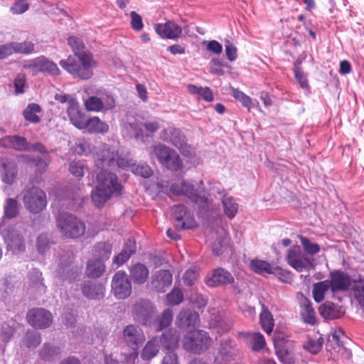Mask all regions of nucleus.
I'll return each instance as SVG.
<instances>
[{
    "instance_id": "obj_38",
    "label": "nucleus",
    "mask_w": 364,
    "mask_h": 364,
    "mask_svg": "<svg viewBox=\"0 0 364 364\" xmlns=\"http://www.w3.org/2000/svg\"><path fill=\"white\" fill-rule=\"evenodd\" d=\"M149 269L141 263L133 265L130 269V275L134 283L138 284H144L149 276Z\"/></svg>"
},
{
    "instance_id": "obj_31",
    "label": "nucleus",
    "mask_w": 364,
    "mask_h": 364,
    "mask_svg": "<svg viewBox=\"0 0 364 364\" xmlns=\"http://www.w3.org/2000/svg\"><path fill=\"white\" fill-rule=\"evenodd\" d=\"M198 321V314L191 310L179 312L176 319V324L179 328L194 327Z\"/></svg>"
},
{
    "instance_id": "obj_57",
    "label": "nucleus",
    "mask_w": 364,
    "mask_h": 364,
    "mask_svg": "<svg viewBox=\"0 0 364 364\" xmlns=\"http://www.w3.org/2000/svg\"><path fill=\"white\" fill-rule=\"evenodd\" d=\"M100 98L95 96L90 97L85 101V107L87 111L100 112L102 110Z\"/></svg>"
},
{
    "instance_id": "obj_48",
    "label": "nucleus",
    "mask_w": 364,
    "mask_h": 364,
    "mask_svg": "<svg viewBox=\"0 0 364 364\" xmlns=\"http://www.w3.org/2000/svg\"><path fill=\"white\" fill-rule=\"evenodd\" d=\"M260 323L267 334L271 333L274 327V320L271 313L264 307L260 314Z\"/></svg>"
},
{
    "instance_id": "obj_53",
    "label": "nucleus",
    "mask_w": 364,
    "mask_h": 364,
    "mask_svg": "<svg viewBox=\"0 0 364 364\" xmlns=\"http://www.w3.org/2000/svg\"><path fill=\"white\" fill-rule=\"evenodd\" d=\"M87 171V167L83 161H73L69 165V171L77 178H81Z\"/></svg>"
},
{
    "instance_id": "obj_41",
    "label": "nucleus",
    "mask_w": 364,
    "mask_h": 364,
    "mask_svg": "<svg viewBox=\"0 0 364 364\" xmlns=\"http://www.w3.org/2000/svg\"><path fill=\"white\" fill-rule=\"evenodd\" d=\"M301 316L302 320L311 325L315 324L316 314L312 307L311 303L306 299H305L301 304Z\"/></svg>"
},
{
    "instance_id": "obj_34",
    "label": "nucleus",
    "mask_w": 364,
    "mask_h": 364,
    "mask_svg": "<svg viewBox=\"0 0 364 364\" xmlns=\"http://www.w3.org/2000/svg\"><path fill=\"white\" fill-rule=\"evenodd\" d=\"M84 129H87L89 133L105 134L109 131V125L98 117H92L87 118Z\"/></svg>"
},
{
    "instance_id": "obj_39",
    "label": "nucleus",
    "mask_w": 364,
    "mask_h": 364,
    "mask_svg": "<svg viewBox=\"0 0 364 364\" xmlns=\"http://www.w3.org/2000/svg\"><path fill=\"white\" fill-rule=\"evenodd\" d=\"M173 318V311L170 309H166L158 317L157 320L156 318H154V323H152L151 326L157 331H162L171 324Z\"/></svg>"
},
{
    "instance_id": "obj_56",
    "label": "nucleus",
    "mask_w": 364,
    "mask_h": 364,
    "mask_svg": "<svg viewBox=\"0 0 364 364\" xmlns=\"http://www.w3.org/2000/svg\"><path fill=\"white\" fill-rule=\"evenodd\" d=\"M353 289L355 299L361 306H364V280L358 279L354 281Z\"/></svg>"
},
{
    "instance_id": "obj_44",
    "label": "nucleus",
    "mask_w": 364,
    "mask_h": 364,
    "mask_svg": "<svg viewBox=\"0 0 364 364\" xmlns=\"http://www.w3.org/2000/svg\"><path fill=\"white\" fill-rule=\"evenodd\" d=\"M328 289H331V284L328 279L314 284L312 291L314 300L318 303L322 301L324 299L325 293Z\"/></svg>"
},
{
    "instance_id": "obj_32",
    "label": "nucleus",
    "mask_w": 364,
    "mask_h": 364,
    "mask_svg": "<svg viewBox=\"0 0 364 364\" xmlns=\"http://www.w3.org/2000/svg\"><path fill=\"white\" fill-rule=\"evenodd\" d=\"M319 314L324 318L336 319L344 314L342 307L332 302H326L319 307Z\"/></svg>"
},
{
    "instance_id": "obj_4",
    "label": "nucleus",
    "mask_w": 364,
    "mask_h": 364,
    "mask_svg": "<svg viewBox=\"0 0 364 364\" xmlns=\"http://www.w3.org/2000/svg\"><path fill=\"white\" fill-rule=\"evenodd\" d=\"M149 154L152 159L156 158L161 166L169 170L178 171L183 167L179 155L165 144L159 143L152 145Z\"/></svg>"
},
{
    "instance_id": "obj_25",
    "label": "nucleus",
    "mask_w": 364,
    "mask_h": 364,
    "mask_svg": "<svg viewBox=\"0 0 364 364\" xmlns=\"http://www.w3.org/2000/svg\"><path fill=\"white\" fill-rule=\"evenodd\" d=\"M67 114L71 124L78 129H84L87 116L80 109L77 101H71V105L68 106Z\"/></svg>"
},
{
    "instance_id": "obj_61",
    "label": "nucleus",
    "mask_w": 364,
    "mask_h": 364,
    "mask_svg": "<svg viewBox=\"0 0 364 364\" xmlns=\"http://www.w3.org/2000/svg\"><path fill=\"white\" fill-rule=\"evenodd\" d=\"M14 332V328L12 326L7 323L3 324L0 330V340L1 342L6 344L13 336Z\"/></svg>"
},
{
    "instance_id": "obj_24",
    "label": "nucleus",
    "mask_w": 364,
    "mask_h": 364,
    "mask_svg": "<svg viewBox=\"0 0 364 364\" xmlns=\"http://www.w3.org/2000/svg\"><path fill=\"white\" fill-rule=\"evenodd\" d=\"M155 31L163 38L176 40L182 33V28L172 21L155 25Z\"/></svg>"
},
{
    "instance_id": "obj_19",
    "label": "nucleus",
    "mask_w": 364,
    "mask_h": 364,
    "mask_svg": "<svg viewBox=\"0 0 364 364\" xmlns=\"http://www.w3.org/2000/svg\"><path fill=\"white\" fill-rule=\"evenodd\" d=\"M234 281L231 273L221 267L215 269L211 275L207 277L205 280V284L210 287L232 284Z\"/></svg>"
},
{
    "instance_id": "obj_58",
    "label": "nucleus",
    "mask_w": 364,
    "mask_h": 364,
    "mask_svg": "<svg viewBox=\"0 0 364 364\" xmlns=\"http://www.w3.org/2000/svg\"><path fill=\"white\" fill-rule=\"evenodd\" d=\"M166 298L169 304L178 305L183 301V294L181 289L175 288L166 295Z\"/></svg>"
},
{
    "instance_id": "obj_16",
    "label": "nucleus",
    "mask_w": 364,
    "mask_h": 364,
    "mask_svg": "<svg viewBox=\"0 0 364 364\" xmlns=\"http://www.w3.org/2000/svg\"><path fill=\"white\" fill-rule=\"evenodd\" d=\"M122 337L127 346L132 349H138L146 340L142 329L132 324L128 325L124 328Z\"/></svg>"
},
{
    "instance_id": "obj_60",
    "label": "nucleus",
    "mask_w": 364,
    "mask_h": 364,
    "mask_svg": "<svg viewBox=\"0 0 364 364\" xmlns=\"http://www.w3.org/2000/svg\"><path fill=\"white\" fill-rule=\"evenodd\" d=\"M271 274L277 277L281 282L288 283L291 280V274L279 267L274 266Z\"/></svg>"
},
{
    "instance_id": "obj_7",
    "label": "nucleus",
    "mask_w": 364,
    "mask_h": 364,
    "mask_svg": "<svg viewBox=\"0 0 364 364\" xmlns=\"http://www.w3.org/2000/svg\"><path fill=\"white\" fill-rule=\"evenodd\" d=\"M61 232L67 237L77 238L85 232V224L77 217L68 213L60 214L57 220Z\"/></svg>"
},
{
    "instance_id": "obj_43",
    "label": "nucleus",
    "mask_w": 364,
    "mask_h": 364,
    "mask_svg": "<svg viewBox=\"0 0 364 364\" xmlns=\"http://www.w3.org/2000/svg\"><path fill=\"white\" fill-rule=\"evenodd\" d=\"M22 158L25 159L28 162L34 164L36 173L39 175H42L46 171L50 161V157L48 154H44L42 157H39L38 159H35L27 155H23Z\"/></svg>"
},
{
    "instance_id": "obj_62",
    "label": "nucleus",
    "mask_w": 364,
    "mask_h": 364,
    "mask_svg": "<svg viewBox=\"0 0 364 364\" xmlns=\"http://www.w3.org/2000/svg\"><path fill=\"white\" fill-rule=\"evenodd\" d=\"M223 67H228V65L223 63L218 58H213L210 62V71L211 73L217 75H223Z\"/></svg>"
},
{
    "instance_id": "obj_29",
    "label": "nucleus",
    "mask_w": 364,
    "mask_h": 364,
    "mask_svg": "<svg viewBox=\"0 0 364 364\" xmlns=\"http://www.w3.org/2000/svg\"><path fill=\"white\" fill-rule=\"evenodd\" d=\"M237 336L247 345H251L254 350H259L265 345L264 338L260 333L240 332Z\"/></svg>"
},
{
    "instance_id": "obj_54",
    "label": "nucleus",
    "mask_w": 364,
    "mask_h": 364,
    "mask_svg": "<svg viewBox=\"0 0 364 364\" xmlns=\"http://www.w3.org/2000/svg\"><path fill=\"white\" fill-rule=\"evenodd\" d=\"M19 205L16 200L8 198L4 205V213L6 218H12L17 215Z\"/></svg>"
},
{
    "instance_id": "obj_11",
    "label": "nucleus",
    "mask_w": 364,
    "mask_h": 364,
    "mask_svg": "<svg viewBox=\"0 0 364 364\" xmlns=\"http://www.w3.org/2000/svg\"><path fill=\"white\" fill-rule=\"evenodd\" d=\"M160 139L176 147L185 156L192 154V149L187 144L186 138L182 132L174 127L164 129L160 134Z\"/></svg>"
},
{
    "instance_id": "obj_21",
    "label": "nucleus",
    "mask_w": 364,
    "mask_h": 364,
    "mask_svg": "<svg viewBox=\"0 0 364 364\" xmlns=\"http://www.w3.org/2000/svg\"><path fill=\"white\" fill-rule=\"evenodd\" d=\"M34 50V45L31 42L11 43L0 46V59H4L14 53H30Z\"/></svg>"
},
{
    "instance_id": "obj_10",
    "label": "nucleus",
    "mask_w": 364,
    "mask_h": 364,
    "mask_svg": "<svg viewBox=\"0 0 364 364\" xmlns=\"http://www.w3.org/2000/svg\"><path fill=\"white\" fill-rule=\"evenodd\" d=\"M23 202L30 213H39L47 205L46 193L36 186H32L24 191Z\"/></svg>"
},
{
    "instance_id": "obj_17",
    "label": "nucleus",
    "mask_w": 364,
    "mask_h": 364,
    "mask_svg": "<svg viewBox=\"0 0 364 364\" xmlns=\"http://www.w3.org/2000/svg\"><path fill=\"white\" fill-rule=\"evenodd\" d=\"M28 322L38 328H46L50 326L53 321L52 314L44 309H33L27 314Z\"/></svg>"
},
{
    "instance_id": "obj_27",
    "label": "nucleus",
    "mask_w": 364,
    "mask_h": 364,
    "mask_svg": "<svg viewBox=\"0 0 364 364\" xmlns=\"http://www.w3.org/2000/svg\"><path fill=\"white\" fill-rule=\"evenodd\" d=\"M171 283L172 274L168 270H159L152 275L151 285L157 291L164 292Z\"/></svg>"
},
{
    "instance_id": "obj_15",
    "label": "nucleus",
    "mask_w": 364,
    "mask_h": 364,
    "mask_svg": "<svg viewBox=\"0 0 364 364\" xmlns=\"http://www.w3.org/2000/svg\"><path fill=\"white\" fill-rule=\"evenodd\" d=\"M174 225L178 230L190 229L196 225L193 215L186 210L183 205H176L171 208Z\"/></svg>"
},
{
    "instance_id": "obj_35",
    "label": "nucleus",
    "mask_w": 364,
    "mask_h": 364,
    "mask_svg": "<svg viewBox=\"0 0 364 364\" xmlns=\"http://www.w3.org/2000/svg\"><path fill=\"white\" fill-rule=\"evenodd\" d=\"M180 339V333L174 328H171L164 332L161 338L160 343L166 349H174L178 347Z\"/></svg>"
},
{
    "instance_id": "obj_6",
    "label": "nucleus",
    "mask_w": 364,
    "mask_h": 364,
    "mask_svg": "<svg viewBox=\"0 0 364 364\" xmlns=\"http://www.w3.org/2000/svg\"><path fill=\"white\" fill-rule=\"evenodd\" d=\"M170 191L173 194L183 195L193 203L197 204L200 208L204 209L208 204V198L202 188H195L193 185L187 181H181L173 183Z\"/></svg>"
},
{
    "instance_id": "obj_59",
    "label": "nucleus",
    "mask_w": 364,
    "mask_h": 364,
    "mask_svg": "<svg viewBox=\"0 0 364 364\" xmlns=\"http://www.w3.org/2000/svg\"><path fill=\"white\" fill-rule=\"evenodd\" d=\"M232 94L233 97L240 101L242 105L249 109L252 107V100L251 98L246 95L245 93L239 90L238 89L232 88Z\"/></svg>"
},
{
    "instance_id": "obj_13",
    "label": "nucleus",
    "mask_w": 364,
    "mask_h": 364,
    "mask_svg": "<svg viewBox=\"0 0 364 364\" xmlns=\"http://www.w3.org/2000/svg\"><path fill=\"white\" fill-rule=\"evenodd\" d=\"M132 314L136 321L144 326H151L156 317V311L149 301L140 300L134 305Z\"/></svg>"
},
{
    "instance_id": "obj_28",
    "label": "nucleus",
    "mask_w": 364,
    "mask_h": 364,
    "mask_svg": "<svg viewBox=\"0 0 364 364\" xmlns=\"http://www.w3.org/2000/svg\"><path fill=\"white\" fill-rule=\"evenodd\" d=\"M0 146L6 149H13L18 151H29L30 146L27 140L17 135L6 136L0 139Z\"/></svg>"
},
{
    "instance_id": "obj_63",
    "label": "nucleus",
    "mask_w": 364,
    "mask_h": 364,
    "mask_svg": "<svg viewBox=\"0 0 364 364\" xmlns=\"http://www.w3.org/2000/svg\"><path fill=\"white\" fill-rule=\"evenodd\" d=\"M29 279L31 282L38 288L45 290V287L42 282V273L37 269H32L29 273Z\"/></svg>"
},
{
    "instance_id": "obj_49",
    "label": "nucleus",
    "mask_w": 364,
    "mask_h": 364,
    "mask_svg": "<svg viewBox=\"0 0 364 364\" xmlns=\"http://www.w3.org/2000/svg\"><path fill=\"white\" fill-rule=\"evenodd\" d=\"M41 107L35 103L29 104L24 109L23 114L25 119L32 123L40 122V117L37 115L41 112Z\"/></svg>"
},
{
    "instance_id": "obj_30",
    "label": "nucleus",
    "mask_w": 364,
    "mask_h": 364,
    "mask_svg": "<svg viewBox=\"0 0 364 364\" xmlns=\"http://www.w3.org/2000/svg\"><path fill=\"white\" fill-rule=\"evenodd\" d=\"M218 353L224 360L230 361L235 359L239 354V350L234 341L230 338H223L220 341Z\"/></svg>"
},
{
    "instance_id": "obj_14",
    "label": "nucleus",
    "mask_w": 364,
    "mask_h": 364,
    "mask_svg": "<svg viewBox=\"0 0 364 364\" xmlns=\"http://www.w3.org/2000/svg\"><path fill=\"white\" fill-rule=\"evenodd\" d=\"M111 287L112 294L119 299H125L132 293V284L124 271H118L114 274Z\"/></svg>"
},
{
    "instance_id": "obj_9",
    "label": "nucleus",
    "mask_w": 364,
    "mask_h": 364,
    "mask_svg": "<svg viewBox=\"0 0 364 364\" xmlns=\"http://www.w3.org/2000/svg\"><path fill=\"white\" fill-rule=\"evenodd\" d=\"M286 260L289 266L299 272L310 271L314 268L313 259L309 257L299 245H294L288 250Z\"/></svg>"
},
{
    "instance_id": "obj_33",
    "label": "nucleus",
    "mask_w": 364,
    "mask_h": 364,
    "mask_svg": "<svg viewBox=\"0 0 364 364\" xmlns=\"http://www.w3.org/2000/svg\"><path fill=\"white\" fill-rule=\"evenodd\" d=\"M16 164L11 160H6L2 164V170L0 176L3 182L12 184L17 176Z\"/></svg>"
},
{
    "instance_id": "obj_18",
    "label": "nucleus",
    "mask_w": 364,
    "mask_h": 364,
    "mask_svg": "<svg viewBox=\"0 0 364 364\" xmlns=\"http://www.w3.org/2000/svg\"><path fill=\"white\" fill-rule=\"evenodd\" d=\"M4 237L7 249L13 254H20L25 251V240L18 230L9 228L4 232Z\"/></svg>"
},
{
    "instance_id": "obj_8",
    "label": "nucleus",
    "mask_w": 364,
    "mask_h": 364,
    "mask_svg": "<svg viewBox=\"0 0 364 364\" xmlns=\"http://www.w3.org/2000/svg\"><path fill=\"white\" fill-rule=\"evenodd\" d=\"M210 338L207 332L201 330L189 331L184 337L183 346L187 351L200 353L208 349L210 343Z\"/></svg>"
},
{
    "instance_id": "obj_40",
    "label": "nucleus",
    "mask_w": 364,
    "mask_h": 364,
    "mask_svg": "<svg viewBox=\"0 0 364 364\" xmlns=\"http://www.w3.org/2000/svg\"><path fill=\"white\" fill-rule=\"evenodd\" d=\"M159 350V340L157 338H154L148 341L143 348L141 358L144 360H150L157 355Z\"/></svg>"
},
{
    "instance_id": "obj_20",
    "label": "nucleus",
    "mask_w": 364,
    "mask_h": 364,
    "mask_svg": "<svg viewBox=\"0 0 364 364\" xmlns=\"http://www.w3.org/2000/svg\"><path fill=\"white\" fill-rule=\"evenodd\" d=\"M329 277L330 279L328 280L331 284V291L333 293L346 291L351 285L350 277L342 271H333L330 273Z\"/></svg>"
},
{
    "instance_id": "obj_42",
    "label": "nucleus",
    "mask_w": 364,
    "mask_h": 364,
    "mask_svg": "<svg viewBox=\"0 0 364 364\" xmlns=\"http://www.w3.org/2000/svg\"><path fill=\"white\" fill-rule=\"evenodd\" d=\"M230 239L225 235L218 237L213 244L212 251L216 256H220L224 253L231 252V248L229 245Z\"/></svg>"
},
{
    "instance_id": "obj_47",
    "label": "nucleus",
    "mask_w": 364,
    "mask_h": 364,
    "mask_svg": "<svg viewBox=\"0 0 364 364\" xmlns=\"http://www.w3.org/2000/svg\"><path fill=\"white\" fill-rule=\"evenodd\" d=\"M112 252V246L109 243L99 242L94 247L95 256L103 261L109 258Z\"/></svg>"
},
{
    "instance_id": "obj_3",
    "label": "nucleus",
    "mask_w": 364,
    "mask_h": 364,
    "mask_svg": "<svg viewBox=\"0 0 364 364\" xmlns=\"http://www.w3.org/2000/svg\"><path fill=\"white\" fill-rule=\"evenodd\" d=\"M93 157L95 166L101 170L116 168L125 169L131 163L126 159L120 158L114 147L105 144L94 148Z\"/></svg>"
},
{
    "instance_id": "obj_52",
    "label": "nucleus",
    "mask_w": 364,
    "mask_h": 364,
    "mask_svg": "<svg viewBox=\"0 0 364 364\" xmlns=\"http://www.w3.org/2000/svg\"><path fill=\"white\" fill-rule=\"evenodd\" d=\"M323 344V338L319 337L317 339L309 338L304 344L303 348L311 354H317Z\"/></svg>"
},
{
    "instance_id": "obj_50",
    "label": "nucleus",
    "mask_w": 364,
    "mask_h": 364,
    "mask_svg": "<svg viewBox=\"0 0 364 364\" xmlns=\"http://www.w3.org/2000/svg\"><path fill=\"white\" fill-rule=\"evenodd\" d=\"M250 267L256 273L259 274H271L274 266L264 260L253 259L251 262Z\"/></svg>"
},
{
    "instance_id": "obj_23",
    "label": "nucleus",
    "mask_w": 364,
    "mask_h": 364,
    "mask_svg": "<svg viewBox=\"0 0 364 364\" xmlns=\"http://www.w3.org/2000/svg\"><path fill=\"white\" fill-rule=\"evenodd\" d=\"M345 339H346V337L341 329H336L331 332L326 344V350L331 352L333 356L336 355V353L346 351V348L343 346Z\"/></svg>"
},
{
    "instance_id": "obj_12",
    "label": "nucleus",
    "mask_w": 364,
    "mask_h": 364,
    "mask_svg": "<svg viewBox=\"0 0 364 364\" xmlns=\"http://www.w3.org/2000/svg\"><path fill=\"white\" fill-rule=\"evenodd\" d=\"M73 259V253L63 252L59 259V268L57 279L60 281L71 282L75 280L80 274V269L77 266L71 265Z\"/></svg>"
},
{
    "instance_id": "obj_46",
    "label": "nucleus",
    "mask_w": 364,
    "mask_h": 364,
    "mask_svg": "<svg viewBox=\"0 0 364 364\" xmlns=\"http://www.w3.org/2000/svg\"><path fill=\"white\" fill-rule=\"evenodd\" d=\"M225 214L230 219L233 218L238 210V205L231 196H225L223 199Z\"/></svg>"
},
{
    "instance_id": "obj_55",
    "label": "nucleus",
    "mask_w": 364,
    "mask_h": 364,
    "mask_svg": "<svg viewBox=\"0 0 364 364\" xmlns=\"http://www.w3.org/2000/svg\"><path fill=\"white\" fill-rule=\"evenodd\" d=\"M299 238L306 255H314L319 252L321 248L318 244L311 242L307 237L301 235H299Z\"/></svg>"
},
{
    "instance_id": "obj_36",
    "label": "nucleus",
    "mask_w": 364,
    "mask_h": 364,
    "mask_svg": "<svg viewBox=\"0 0 364 364\" xmlns=\"http://www.w3.org/2000/svg\"><path fill=\"white\" fill-rule=\"evenodd\" d=\"M135 252L136 242L133 239L129 238L125 243L122 252L114 257V263L117 264L118 266L122 265L127 262Z\"/></svg>"
},
{
    "instance_id": "obj_22",
    "label": "nucleus",
    "mask_w": 364,
    "mask_h": 364,
    "mask_svg": "<svg viewBox=\"0 0 364 364\" xmlns=\"http://www.w3.org/2000/svg\"><path fill=\"white\" fill-rule=\"evenodd\" d=\"M24 67L32 70L33 72H47L52 75H59L60 74L57 65L44 57L36 58L25 65Z\"/></svg>"
},
{
    "instance_id": "obj_2",
    "label": "nucleus",
    "mask_w": 364,
    "mask_h": 364,
    "mask_svg": "<svg viewBox=\"0 0 364 364\" xmlns=\"http://www.w3.org/2000/svg\"><path fill=\"white\" fill-rule=\"evenodd\" d=\"M121 190L117 175L106 169L101 170L97 175V186L92 192V201L100 208L113 196L119 195Z\"/></svg>"
},
{
    "instance_id": "obj_5",
    "label": "nucleus",
    "mask_w": 364,
    "mask_h": 364,
    "mask_svg": "<svg viewBox=\"0 0 364 364\" xmlns=\"http://www.w3.org/2000/svg\"><path fill=\"white\" fill-rule=\"evenodd\" d=\"M123 127L129 136L144 141V136H151L159 129V124L156 120H148L142 123L133 116H127Z\"/></svg>"
},
{
    "instance_id": "obj_37",
    "label": "nucleus",
    "mask_w": 364,
    "mask_h": 364,
    "mask_svg": "<svg viewBox=\"0 0 364 364\" xmlns=\"http://www.w3.org/2000/svg\"><path fill=\"white\" fill-rule=\"evenodd\" d=\"M105 270L103 261L95 259H90L87 263L85 274L90 278H98L102 275Z\"/></svg>"
},
{
    "instance_id": "obj_45",
    "label": "nucleus",
    "mask_w": 364,
    "mask_h": 364,
    "mask_svg": "<svg viewBox=\"0 0 364 364\" xmlns=\"http://www.w3.org/2000/svg\"><path fill=\"white\" fill-rule=\"evenodd\" d=\"M131 163L127 168H129L134 174L141 176L144 178H148L151 176L152 170L149 165L144 163L136 164L132 159H128Z\"/></svg>"
},
{
    "instance_id": "obj_1",
    "label": "nucleus",
    "mask_w": 364,
    "mask_h": 364,
    "mask_svg": "<svg viewBox=\"0 0 364 364\" xmlns=\"http://www.w3.org/2000/svg\"><path fill=\"white\" fill-rule=\"evenodd\" d=\"M68 42L78 61L75 57L70 55L67 59L61 60L60 65L74 77L90 79L93 75L92 69L95 67L92 54L84 50L85 45L79 38L70 36Z\"/></svg>"
},
{
    "instance_id": "obj_64",
    "label": "nucleus",
    "mask_w": 364,
    "mask_h": 364,
    "mask_svg": "<svg viewBox=\"0 0 364 364\" xmlns=\"http://www.w3.org/2000/svg\"><path fill=\"white\" fill-rule=\"evenodd\" d=\"M276 353L279 360L283 364H293L294 360L292 356L287 352V350L281 347L275 346Z\"/></svg>"
},
{
    "instance_id": "obj_26",
    "label": "nucleus",
    "mask_w": 364,
    "mask_h": 364,
    "mask_svg": "<svg viewBox=\"0 0 364 364\" xmlns=\"http://www.w3.org/2000/svg\"><path fill=\"white\" fill-rule=\"evenodd\" d=\"M81 290L89 299H100L105 296V286L99 282L87 281L82 284Z\"/></svg>"
},
{
    "instance_id": "obj_51",
    "label": "nucleus",
    "mask_w": 364,
    "mask_h": 364,
    "mask_svg": "<svg viewBox=\"0 0 364 364\" xmlns=\"http://www.w3.org/2000/svg\"><path fill=\"white\" fill-rule=\"evenodd\" d=\"M41 342V335L35 331H27L23 340V344L28 348H36Z\"/></svg>"
}]
</instances>
